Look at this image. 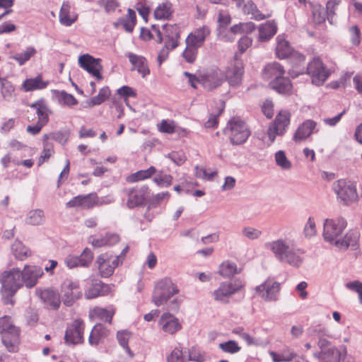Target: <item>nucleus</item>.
<instances>
[{"label": "nucleus", "instance_id": "f257e3e1", "mask_svg": "<svg viewBox=\"0 0 362 362\" xmlns=\"http://www.w3.org/2000/svg\"><path fill=\"white\" fill-rule=\"evenodd\" d=\"M264 247L281 263L298 268L303 262L304 252L295 245L293 240L279 238L265 243Z\"/></svg>", "mask_w": 362, "mask_h": 362}, {"label": "nucleus", "instance_id": "f03ea898", "mask_svg": "<svg viewBox=\"0 0 362 362\" xmlns=\"http://www.w3.org/2000/svg\"><path fill=\"white\" fill-rule=\"evenodd\" d=\"M276 45L275 48V54L277 58L284 59L290 58L292 63V67L288 71L289 75L292 78H296L305 73L304 64L305 57L293 50L289 42L286 40L284 35H279L276 38Z\"/></svg>", "mask_w": 362, "mask_h": 362}, {"label": "nucleus", "instance_id": "7ed1b4c3", "mask_svg": "<svg viewBox=\"0 0 362 362\" xmlns=\"http://www.w3.org/2000/svg\"><path fill=\"white\" fill-rule=\"evenodd\" d=\"M0 293L5 304H14L13 297L23 286L21 271L13 268L0 274Z\"/></svg>", "mask_w": 362, "mask_h": 362}, {"label": "nucleus", "instance_id": "20e7f679", "mask_svg": "<svg viewBox=\"0 0 362 362\" xmlns=\"http://www.w3.org/2000/svg\"><path fill=\"white\" fill-rule=\"evenodd\" d=\"M245 281L240 278L221 282L211 293L212 299L221 304L229 303L231 298L245 287Z\"/></svg>", "mask_w": 362, "mask_h": 362}, {"label": "nucleus", "instance_id": "39448f33", "mask_svg": "<svg viewBox=\"0 0 362 362\" xmlns=\"http://www.w3.org/2000/svg\"><path fill=\"white\" fill-rule=\"evenodd\" d=\"M347 225V221L341 216L326 218L323 223L322 237L324 240L336 246Z\"/></svg>", "mask_w": 362, "mask_h": 362}, {"label": "nucleus", "instance_id": "423d86ee", "mask_svg": "<svg viewBox=\"0 0 362 362\" xmlns=\"http://www.w3.org/2000/svg\"><path fill=\"white\" fill-rule=\"evenodd\" d=\"M179 292L177 285L171 279L163 278L156 283L152 301L158 307L163 305Z\"/></svg>", "mask_w": 362, "mask_h": 362}, {"label": "nucleus", "instance_id": "0eeeda50", "mask_svg": "<svg viewBox=\"0 0 362 362\" xmlns=\"http://www.w3.org/2000/svg\"><path fill=\"white\" fill-rule=\"evenodd\" d=\"M333 190L344 204L348 205L358 200L356 187L350 181L339 180L333 183Z\"/></svg>", "mask_w": 362, "mask_h": 362}, {"label": "nucleus", "instance_id": "6e6552de", "mask_svg": "<svg viewBox=\"0 0 362 362\" xmlns=\"http://www.w3.org/2000/svg\"><path fill=\"white\" fill-rule=\"evenodd\" d=\"M291 119V114L287 110H281L276 115L274 121L269 125L267 136L269 144H272L277 136H282L286 132Z\"/></svg>", "mask_w": 362, "mask_h": 362}, {"label": "nucleus", "instance_id": "1a4fd4ad", "mask_svg": "<svg viewBox=\"0 0 362 362\" xmlns=\"http://www.w3.org/2000/svg\"><path fill=\"white\" fill-rule=\"evenodd\" d=\"M120 255H115L112 252H105L100 255L95 262L96 267L103 277H109L116 267L122 264Z\"/></svg>", "mask_w": 362, "mask_h": 362}, {"label": "nucleus", "instance_id": "9d476101", "mask_svg": "<svg viewBox=\"0 0 362 362\" xmlns=\"http://www.w3.org/2000/svg\"><path fill=\"white\" fill-rule=\"evenodd\" d=\"M306 73L310 76L313 84L320 86L328 79L331 71L320 59L315 58L308 64Z\"/></svg>", "mask_w": 362, "mask_h": 362}, {"label": "nucleus", "instance_id": "9b49d317", "mask_svg": "<svg viewBox=\"0 0 362 362\" xmlns=\"http://www.w3.org/2000/svg\"><path fill=\"white\" fill-rule=\"evenodd\" d=\"M228 135L233 144H244L250 135L246 124L238 118L232 119L228 124Z\"/></svg>", "mask_w": 362, "mask_h": 362}, {"label": "nucleus", "instance_id": "f8f14e48", "mask_svg": "<svg viewBox=\"0 0 362 362\" xmlns=\"http://www.w3.org/2000/svg\"><path fill=\"white\" fill-rule=\"evenodd\" d=\"M152 28L158 35V42H161L164 40L166 49H173L177 47L180 38V29L177 25L166 24L163 26L164 39L162 38L161 33L156 25H153Z\"/></svg>", "mask_w": 362, "mask_h": 362}, {"label": "nucleus", "instance_id": "ddd939ff", "mask_svg": "<svg viewBox=\"0 0 362 362\" xmlns=\"http://www.w3.org/2000/svg\"><path fill=\"white\" fill-rule=\"evenodd\" d=\"M217 35L221 40L228 42L233 40V32L232 26L228 28L231 23V16L228 11L221 10L217 16Z\"/></svg>", "mask_w": 362, "mask_h": 362}, {"label": "nucleus", "instance_id": "4468645a", "mask_svg": "<svg viewBox=\"0 0 362 362\" xmlns=\"http://www.w3.org/2000/svg\"><path fill=\"white\" fill-rule=\"evenodd\" d=\"M280 284L274 279H267L255 288L256 293L265 301H275L278 299Z\"/></svg>", "mask_w": 362, "mask_h": 362}, {"label": "nucleus", "instance_id": "2eb2a0df", "mask_svg": "<svg viewBox=\"0 0 362 362\" xmlns=\"http://www.w3.org/2000/svg\"><path fill=\"white\" fill-rule=\"evenodd\" d=\"M223 73L224 81L226 80L231 86H240L244 73L241 60L235 59L227 66Z\"/></svg>", "mask_w": 362, "mask_h": 362}, {"label": "nucleus", "instance_id": "dca6fc26", "mask_svg": "<svg viewBox=\"0 0 362 362\" xmlns=\"http://www.w3.org/2000/svg\"><path fill=\"white\" fill-rule=\"evenodd\" d=\"M201 85L206 90H211L221 86L224 82L223 71L216 68L201 74Z\"/></svg>", "mask_w": 362, "mask_h": 362}, {"label": "nucleus", "instance_id": "f3484780", "mask_svg": "<svg viewBox=\"0 0 362 362\" xmlns=\"http://www.w3.org/2000/svg\"><path fill=\"white\" fill-rule=\"evenodd\" d=\"M158 326L164 333L170 335H174L182 329V324L180 319L168 312L161 315L158 320Z\"/></svg>", "mask_w": 362, "mask_h": 362}, {"label": "nucleus", "instance_id": "a211bd4d", "mask_svg": "<svg viewBox=\"0 0 362 362\" xmlns=\"http://www.w3.org/2000/svg\"><path fill=\"white\" fill-rule=\"evenodd\" d=\"M84 323L81 320H76L66 328L64 341L67 344H78L83 341Z\"/></svg>", "mask_w": 362, "mask_h": 362}, {"label": "nucleus", "instance_id": "6ab92c4d", "mask_svg": "<svg viewBox=\"0 0 362 362\" xmlns=\"http://www.w3.org/2000/svg\"><path fill=\"white\" fill-rule=\"evenodd\" d=\"M346 347L341 346L339 349L331 346L327 350H324L314 354L320 362H340L341 358L346 355Z\"/></svg>", "mask_w": 362, "mask_h": 362}, {"label": "nucleus", "instance_id": "aec40b11", "mask_svg": "<svg viewBox=\"0 0 362 362\" xmlns=\"http://www.w3.org/2000/svg\"><path fill=\"white\" fill-rule=\"evenodd\" d=\"M23 284L27 288L34 287L38 279L41 278L43 274V270L41 267L35 265H25L21 271Z\"/></svg>", "mask_w": 362, "mask_h": 362}, {"label": "nucleus", "instance_id": "412c9836", "mask_svg": "<svg viewBox=\"0 0 362 362\" xmlns=\"http://www.w3.org/2000/svg\"><path fill=\"white\" fill-rule=\"evenodd\" d=\"M20 329L18 327H11L6 332L2 333V342L7 350L10 352H16L18 350L20 344Z\"/></svg>", "mask_w": 362, "mask_h": 362}, {"label": "nucleus", "instance_id": "4be33fe9", "mask_svg": "<svg viewBox=\"0 0 362 362\" xmlns=\"http://www.w3.org/2000/svg\"><path fill=\"white\" fill-rule=\"evenodd\" d=\"M210 34L207 26H202L192 32L186 39V45L194 47H200L203 45L206 37Z\"/></svg>", "mask_w": 362, "mask_h": 362}, {"label": "nucleus", "instance_id": "5701e85b", "mask_svg": "<svg viewBox=\"0 0 362 362\" xmlns=\"http://www.w3.org/2000/svg\"><path fill=\"white\" fill-rule=\"evenodd\" d=\"M316 123L310 119L303 122L296 130L293 136V140L296 143H300L308 139L314 132Z\"/></svg>", "mask_w": 362, "mask_h": 362}, {"label": "nucleus", "instance_id": "b1692460", "mask_svg": "<svg viewBox=\"0 0 362 362\" xmlns=\"http://www.w3.org/2000/svg\"><path fill=\"white\" fill-rule=\"evenodd\" d=\"M258 40L267 42L271 40L277 32V24L272 20L262 23L258 28Z\"/></svg>", "mask_w": 362, "mask_h": 362}, {"label": "nucleus", "instance_id": "393cba45", "mask_svg": "<svg viewBox=\"0 0 362 362\" xmlns=\"http://www.w3.org/2000/svg\"><path fill=\"white\" fill-rule=\"evenodd\" d=\"M285 70L278 62L269 63L265 66L263 72V77L269 82L275 80H280L284 76Z\"/></svg>", "mask_w": 362, "mask_h": 362}, {"label": "nucleus", "instance_id": "a878e982", "mask_svg": "<svg viewBox=\"0 0 362 362\" xmlns=\"http://www.w3.org/2000/svg\"><path fill=\"white\" fill-rule=\"evenodd\" d=\"M49 84V81H44L40 74L35 78H26L21 85V89L25 92H31L45 89Z\"/></svg>", "mask_w": 362, "mask_h": 362}, {"label": "nucleus", "instance_id": "bb28decb", "mask_svg": "<svg viewBox=\"0 0 362 362\" xmlns=\"http://www.w3.org/2000/svg\"><path fill=\"white\" fill-rule=\"evenodd\" d=\"M90 261V250L86 247L82 254L78 256L69 255L65 259L66 265L70 268L78 266H88Z\"/></svg>", "mask_w": 362, "mask_h": 362}, {"label": "nucleus", "instance_id": "cd10ccee", "mask_svg": "<svg viewBox=\"0 0 362 362\" xmlns=\"http://www.w3.org/2000/svg\"><path fill=\"white\" fill-rule=\"evenodd\" d=\"M63 303L66 306H71L74 303L82 296L81 291L78 286L74 283H69L64 290Z\"/></svg>", "mask_w": 362, "mask_h": 362}, {"label": "nucleus", "instance_id": "c85d7f7f", "mask_svg": "<svg viewBox=\"0 0 362 362\" xmlns=\"http://www.w3.org/2000/svg\"><path fill=\"white\" fill-rule=\"evenodd\" d=\"M30 107L36 110L37 122L46 125L49 119V115L52 113L43 100H39L32 103Z\"/></svg>", "mask_w": 362, "mask_h": 362}, {"label": "nucleus", "instance_id": "c756f323", "mask_svg": "<svg viewBox=\"0 0 362 362\" xmlns=\"http://www.w3.org/2000/svg\"><path fill=\"white\" fill-rule=\"evenodd\" d=\"M39 296L45 304L52 309L59 308L61 300L58 293L51 289H45L40 292Z\"/></svg>", "mask_w": 362, "mask_h": 362}, {"label": "nucleus", "instance_id": "7c9ffc66", "mask_svg": "<svg viewBox=\"0 0 362 362\" xmlns=\"http://www.w3.org/2000/svg\"><path fill=\"white\" fill-rule=\"evenodd\" d=\"M358 238L359 235L357 231L349 230L341 236L335 247L340 250H346L349 246H355Z\"/></svg>", "mask_w": 362, "mask_h": 362}, {"label": "nucleus", "instance_id": "2f4dec72", "mask_svg": "<svg viewBox=\"0 0 362 362\" xmlns=\"http://www.w3.org/2000/svg\"><path fill=\"white\" fill-rule=\"evenodd\" d=\"M270 86L280 94L291 95L293 93V86L290 80L284 76L280 80H275L269 82Z\"/></svg>", "mask_w": 362, "mask_h": 362}, {"label": "nucleus", "instance_id": "473e14b6", "mask_svg": "<svg viewBox=\"0 0 362 362\" xmlns=\"http://www.w3.org/2000/svg\"><path fill=\"white\" fill-rule=\"evenodd\" d=\"M239 272L237 264L230 260L221 262L217 271V274L223 278H231Z\"/></svg>", "mask_w": 362, "mask_h": 362}, {"label": "nucleus", "instance_id": "72a5a7b5", "mask_svg": "<svg viewBox=\"0 0 362 362\" xmlns=\"http://www.w3.org/2000/svg\"><path fill=\"white\" fill-rule=\"evenodd\" d=\"M269 354L273 362H291L297 356V354L288 347L282 349L279 353L270 351Z\"/></svg>", "mask_w": 362, "mask_h": 362}, {"label": "nucleus", "instance_id": "f704fd0d", "mask_svg": "<svg viewBox=\"0 0 362 362\" xmlns=\"http://www.w3.org/2000/svg\"><path fill=\"white\" fill-rule=\"evenodd\" d=\"M128 58L129 62L134 66V68L143 76H146L149 74V69L146 59L141 57L134 54H129Z\"/></svg>", "mask_w": 362, "mask_h": 362}, {"label": "nucleus", "instance_id": "c9c22d12", "mask_svg": "<svg viewBox=\"0 0 362 362\" xmlns=\"http://www.w3.org/2000/svg\"><path fill=\"white\" fill-rule=\"evenodd\" d=\"M119 240V236L116 234H105V236L95 235L92 240V246L94 247L110 246L116 244Z\"/></svg>", "mask_w": 362, "mask_h": 362}, {"label": "nucleus", "instance_id": "e433bc0d", "mask_svg": "<svg viewBox=\"0 0 362 362\" xmlns=\"http://www.w3.org/2000/svg\"><path fill=\"white\" fill-rule=\"evenodd\" d=\"M173 6L169 1L159 4L153 12L154 18L157 20H168L173 13Z\"/></svg>", "mask_w": 362, "mask_h": 362}, {"label": "nucleus", "instance_id": "4c0bfd02", "mask_svg": "<svg viewBox=\"0 0 362 362\" xmlns=\"http://www.w3.org/2000/svg\"><path fill=\"white\" fill-rule=\"evenodd\" d=\"M117 23L121 25L127 32L132 33L136 23L135 11L132 8H129L127 15L121 18Z\"/></svg>", "mask_w": 362, "mask_h": 362}, {"label": "nucleus", "instance_id": "58836bf2", "mask_svg": "<svg viewBox=\"0 0 362 362\" xmlns=\"http://www.w3.org/2000/svg\"><path fill=\"white\" fill-rule=\"evenodd\" d=\"M70 9L71 6L69 4L64 2L59 12V21L66 26L71 25L77 18V16L74 13H70Z\"/></svg>", "mask_w": 362, "mask_h": 362}, {"label": "nucleus", "instance_id": "ea45409f", "mask_svg": "<svg viewBox=\"0 0 362 362\" xmlns=\"http://www.w3.org/2000/svg\"><path fill=\"white\" fill-rule=\"evenodd\" d=\"M144 200V192L142 189H131L129 192L127 205L129 208H134L141 205Z\"/></svg>", "mask_w": 362, "mask_h": 362}, {"label": "nucleus", "instance_id": "a19ab883", "mask_svg": "<svg viewBox=\"0 0 362 362\" xmlns=\"http://www.w3.org/2000/svg\"><path fill=\"white\" fill-rule=\"evenodd\" d=\"M11 250L15 257L19 260H23L31 255V251L21 241L15 240L12 244Z\"/></svg>", "mask_w": 362, "mask_h": 362}, {"label": "nucleus", "instance_id": "79ce46f5", "mask_svg": "<svg viewBox=\"0 0 362 362\" xmlns=\"http://www.w3.org/2000/svg\"><path fill=\"white\" fill-rule=\"evenodd\" d=\"M188 361L205 362L209 359L205 351L197 346H192L187 350Z\"/></svg>", "mask_w": 362, "mask_h": 362}, {"label": "nucleus", "instance_id": "37998d69", "mask_svg": "<svg viewBox=\"0 0 362 362\" xmlns=\"http://www.w3.org/2000/svg\"><path fill=\"white\" fill-rule=\"evenodd\" d=\"M52 92L60 104L69 107L78 104V100L74 98V96L64 90H54Z\"/></svg>", "mask_w": 362, "mask_h": 362}, {"label": "nucleus", "instance_id": "c03bdc74", "mask_svg": "<svg viewBox=\"0 0 362 362\" xmlns=\"http://www.w3.org/2000/svg\"><path fill=\"white\" fill-rule=\"evenodd\" d=\"M167 362H188L187 350L180 346L175 347L167 356Z\"/></svg>", "mask_w": 362, "mask_h": 362}, {"label": "nucleus", "instance_id": "a18cd8bd", "mask_svg": "<svg viewBox=\"0 0 362 362\" xmlns=\"http://www.w3.org/2000/svg\"><path fill=\"white\" fill-rule=\"evenodd\" d=\"M37 53V50L33 47H28L22 52L16 53L12 57L20 66H22L33 57Z\"/></svg>", "mask_w": 362, "mask_h": 362}, {"label": "nucleus", "instance_id": "49530a36", "mask_svg": "<svg viewBox=\"0 0 362 362\" xmlns=\"http://www.w3.org/2000/svg\"><path fill=\"white\" fill-rule=\"evenodd\" d=\"M44 220V211L41 209H33L28 213L25 218V223L32 226H37L42 224Z\"/></svg>", "mask_w": 362, "mask_h": 362}, {"label": "nucleus", "instance_id": "de8ad7c7", "mask_svg": "<svg viewBox=\"0 0 362 362\" xmlns=\"http://www.w3.org/2000/svg\"><path fill=\"white\" fill-rule=\"evenodd\" d=\"M112 290V286L105 284L100 281H95L94 283H92V298L107 295L110 293Z\"/></svg>", "mask_w": 362, "mask_h": 362}, {"label": "nucleus", "instance_id": "09e8293b", "mask_svg": "<svg viewBox=\"0 0 362 362\" xmlns=\"http://www.w3.org/2000/svg\"><path fill=\"white\" fill-rule=\"evenodd\" d=\"M114 313L115 312L112 309L106 310L105 308H95L92 310V320L98 318L104 322L110 323Z\"/></svg>", "mask_w": 362, "mask_h": 362}, {"label": "nucleus", "instance_id": "8fccbe9b", "mask_svg": "<svg viewBox=\"0 0 362 362\" xmlns=\"http://www.w3.org/2000/svg\"><path fill=\"white\" fill-rule=\"evenodd\" d=\"M132 337V333L127 329H122L117 332V339L121 346H122L131 356H133L128 343L130 339Z\"/></svg>", "mask_w": 362, "mask_h": 362}, {"label": "nucleus", "instance_id": "3c124183", "mask_svg": "<svg viewBox=\"0 0 362 362\" xmlns=\"http://www.w3.org/2000/svg\"><path fill=\"white\" fill-rule=\"evenodd\" d=\"M68 207L89 208L90 206V194L78 195L66 203Z\"/></svg>", "mask_w": 362, "mask_h": 362}, {"label": "nucleus", "instance_id": "603ef678", "mask_svg": "<svg viewBox=\"0 0 362 362\" xmlns=\"http://www.w3.org/2000/svg\"><path fill=\"white\" fill-rule=\"evenodd\" d=\"M156 173L154 167H150L146 170H139L127 177V181L129 182H135L149 178Z\"/></svg>", "mask_w": 362, "mask_h": 362}, {"label": "nucleus", "instance_id": "864d4df0", "mask_svg": "<svg viewBox=\"0 0 362 362\" xmlns=\"http://www.w3.org/2000/svg\"><path fill=\"white\" fill-rule=\"evenodd\" d=\"M274 160L277 166L284 170H288L292 167L291 162L286 157V153L279 150L274 154Z\"/></svg>", "mask_w": 362, "mask_h": 362}, {"label": "nucleus", "instance_id": "5fc2aeb1", "mask_svg": "<svg viewBox=\"0 0 362 362\" xmlns=\"http://www.w3.org/2000/svg\"><path fill=\"white\" fill-rule=\"evenodd\" d=\"M218 349L224 353L235 354L241 350V346H239L236 341L228 340L227 341L220 343L218 344Z\"/></svg>", "mask_w": 362, "mask_h": 362}, {"label": "nucleus", "instance_id": "6e6d98bb", "mask_svg": "<svg viewBox=\"0 0 362 362\" xmlns=\"http://www.w3.org/2000/svg\"><path fill=\"white\" fill-rule=\"evenodd\" d=\"M1 93L4 100L11 99L15 90L13 84L6 78H0Z\"/></svg>", "mask_w": 362, "mask_h": 362}, {"label": "nucleus", "instance_id": "4d7b16f0", "mask_svg": "<svg viewBox=\"0 0 362 362\" xmlns=\"http://www.w3.org/2000/svg\"><path fill=\"white\" fill-rule=\"evenodd\" d=\"M107 329L101 324H97L92 329V344H97L107 336Z\"/></svg>", "mask_w": 362, "mask_h": 362}, {"label": "nucleus", "instance_id": "13d9d810", "mask_svg": "<svg viewBox=\"0 0 362 362\" xmlns=\"http://www.w3.org/2000/svg\"><path fill=\"white\" fill-rule=\"evenodd\" d=\"M255 29V25L252 22L240 23L232 26L231 31L233 32V40L236 34L250 33Z\"/></svg>", "mask_w": 362, "mask_h": 362}, {"label": "nucleus", "instance_id": "bf43d9fd", "mask_svg": "<svg viewBox=\"0 0 362 362\" xmlns=\"http://www.w3.org/2000/svg\"><path fill=\"white\" fill-rule=\"evenodd\" d=\"M241 233L244 238L250 240H257L262 235L261 230L249 226H244L242 228Z\"/></svg>", "mask_w": 362, "mask_h": 362}, {"label": "nucleus", "instance_id": "052dcab7", "mask_svg": "<svg viewBox=\"0 0 362 362\" xmlns=\"http://www.w3.org/2000/svg\"><path fill=\"white\" fill-rule=\"evenodd\" d=\"M103 73L101 59L92 57V78H94L98 81H100L104 78Z\"/></svg>", "mask_w": 362, "mask_h": 362}, {"label": "nucleus", "instance_id": "680f3d73", "mask_svg": "<svg viewBox=\"0 0 362 362\" xmlns=\"http://www.w3.org/2000/svg\"><path fill=\"white\" fill-rule=\"evenodd\" d=\"M194 170V175L197 177L205 180H211L217 175L216 170L206 169L198 165L195 166Z\"/></svg>", "mask_w": 362, "mask_h": 362}, {"label": "nucleus", "instance_id": "e2e57ef3", "mask_svg": "<svg viewBox=\"0 0 362 362\" xmlns=\"http://www.w3.org/2000/svg\"><path fill=\"white\" fill-rule=\"evenodd\" d=\"M317 229L315 218L310 216L303 228V233L306 238H313L317 235Z\"/></svg>", "mask_w": 362, "mask_h": 362}, {"label": "nucleus", "instance_id": "0e129e2a", "mask_svg": "<svg viewBox=\"0 0 362 362\" xmlns=\"http://www.w3.org/2000/svg\"><path fill=\"white\" fill-rule=\"evenodd\" d=\"M158 130L163 133L173 134L175 132V123L173 120L163 119L157 124Z\"/></svg>", "mask_w": 362, "mask_h": 362}, {"label": "nucleus", "instance_id": "69168bd1", "mask_svg": "<svg viewBox=\"0 0 362 362\" xmlns=\"http://www.w3.org/2000/svg\"><path fill=\"white\" fill-rule=\"evenodd\" d=\"M313 18L315 23L320 24L325 21V12L321 5L313 6Z\"/></svg>", "mask_w": 362, "mask_h": 362}, {"label": "nucleus", "instance_id": "338daca9", "mask_svg": "<svg viewBox=\"0 0 362 362\" xmlns=\"http://www.w3.org/2000/svg\"><path fill=\"white\" fill-rule=\"evenodd\" d=\"M110 95V90L108 87L105 86L102 88L98 94L92 98V105H100L105 101Z\"/></svg>", "mask_w": 362, "mask_h": 362}, {"label": "nucleus", "instance_id": "774afa93", "mask_svg": "<svg viewBox=\"0 0 362 362\" xmlns=\"http://www.w3.org/2000/svg\"><path fill=\"white\" fill-rule=\"evenodd\" d=\"M346 288L358 294V302L362 305V282L356 280L346 284Z\"/></svg>", "mask_w": 362, "mask_h": 362}]
</instances>
